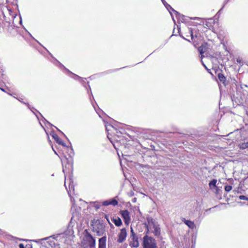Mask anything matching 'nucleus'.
<instances>
[{
	"instance_id": "33",
	"label": "nucleus",
	"mask_w": 248,
	"mask_h": 248,
	"mask_svg": "<svg viewBox=\"0 0 248 248\" xmlns=\"http://www.w3.org/2000/svg\"><path fill=\"white\" fill-rule=\"evenodd\" d=\"M47 238H44V239H42V240H47Z\"/></svg>"
},
{
	"instance_id": "3",
	"label": "nucleus",
	"mask_w": 248,
	"mask_h": 248,
	"mask_svg": "<svg viewBox=\"0 0 248 248\" xmlns=\"http://www.w3.org/2000/svg\"><path fill=\"white\" fill-rule=\"evenodd\" d=\"M93 231L96 232L97 236H102L106 231L104 224L99 221H98V222L96 221L94 224L93 225Z\"/></svg>"
},
{
	"instance_id": "11",
	"label": "nucleus",
	"mask_w": 248,
	"mask_h": 248,
	"mask_svg": "<svg viewBox=\"0 0 248 248\" xmlns=\"http://www.w3.org/2000/svg\"><path fill=\"white\" fill-rule=\"evenodd\" d=\"M165 7L168 9H171L176 15V16L178 18H180L181 17H184V16L181 15L179 13H178L177 11H175L174 9H173L169 4H168L167 2L165 3Z\"/></svg>"
},
{
	"instance_id": "35",
	"label": "nucleus",
	"mask_w": 248,
	"mask_h": 248,
	"mask_svg": "<svg viewBox=\"0 0 248 248\" xmlns=\"http://www.w3.org/2000/svg\"><path fill=\"white\" fill-rule=\"evenodd\" d=\"M106 219H107L108 221H109L108 219V218H107V217H106Z\"/></svg>"
},
{
	"instance_id": "36",
	"label": "nucleus",
	"mask_w": 248,
	"mask_h": 248,
	"mask_svg": "<svg viewBox=\"0 0 248 248\" xmlns=\"http://www.w3.org/2000/svg\"><path fill=\"white\" fill-rule=\"evenodd\" d=\"M106 219H107L108 221H109L108 219V218H107V217H106Z\"/></svg>"
},
{
	"instance_id": "25",
	"label": "nucleus",
	"mask_w": 248,
	"mask_h": 248,
	"mask_svg": "<svg viewBox=\"0 0 248 248\" xmlns=\"http://www.w3.org/2000/svg\"><path fill=\"white\" fill-rule=\"evenodd\" d=\"M19 248H25L24 245L23 244H20L19 245Z\"/></svg>"
},
{
	"instance_id": "15",
	"label": "nucleus",
	"mask_w": 248,
	"mask_h": 248,
	"mask_svg": "<svg viewBox=\"0 0 248 248\" xmlns=\"http://www.w3.org/2000/svg\"><path fill=\"white\" fill-rule=\"evenodd\" d=\"M239 148L242 150L248 149V142L240 143L239 144Z\"/></svg>"
},
{
	"instance_id": "6",
	"label": "nucleus",
	"mask_w": 248,
	"mask_h": 248,
	"mask_svg": "<svg viewBox=\"0 0 248 248\" xmlns=\"http://www.w3.org/2000/svg\"><path fill=\"white\" fill-rule=\"evenodd\" d=\"M131 240L130 241L129 245L131 247L138 248L139 246L138 238L137 236L131 237Z\"/></svg>"
},
{
	"instance_id": "23",
	"label": "nucleus",
	"mask_w": 248,
	"mask_h": 248,
	"mask_svg": "<svg viewBox=\"0 0 248 248\" xmlns=\"http://www.w3.org/2000/svg\"><path fill=\"white\" fill-rule=\"evenodd\" d=\"M74 187L73 184L70 183L69 185V191H71L72 189L74 190Z\"/></svg>"
},
{
	"instance_id": "1",
	"label": "nucleus",
	"mask_w": 248,
	"mask_h": 248,
	"mask_svg": "<svg viewBox=\"0 0 248 248\" xmlns=\"http://www.w3.org/2000/svg\"><path fill=\"white\" fill-rule=\"evenodd\" d=\"M83 238L81 242V245L84 248H95V239L89 232L88 230L86 229L83 232Z\"/></svg>"
},
{
	"instance_id": "12",
	"label": "nucleus",
	"mask_w": 248,
	"mask_h": 248,
	"mask_svg": "<svg viewBox=\"0 0 248 248\" xmlns=\"http://www.w3.org/2000/svg\"><path fill=\"white\" fill-rule=\"evenodd\" d=\"M113 222L116 226H120L122 224L121 219L119 217H116L112 219Z\"/></svg>"
},
{
	"instance_id": "17",
	"label": "nucleus",
	"mask_w": 248,
	"mask_h": 248,
	"mask_svg": "<svg viewBox=\"0 0 248 248\" xmlns=\"http://www.w3.org/2000/svg\"><path fill=\"white\" fill-rule=\"evenodd\" d=\"M198 49H199V51H200V54L201 55V58L202 59L203 57L202 54H203L205 52L204 47L202 46H201L199 47Z\"/></svg>"
},
{
	"instance_id": "30",
	"label": "nucleus",
	"mask_w": 248,
	"mask_h": 248,
	"mask_svg": "<svg viewBox=\"0 0 248 248\" xmlns=\"http://www.w3.org/2000/svg\"><path fill=\"white\" fill-rule=\"evenodd\" d=\"M161 1L164 4V5H165V3H166V2L165 1V0H161Z\"/></svg>"
},
{
	"instance_id": "5",
	"label": "nucleus",
	"mask_w": 248,
	"mask_h": 248,
	"mask_svg": "<svg viewBox=\"0 0 248 248\" xmlns=\"http://www.w3.org/2000/svg\"><path fill=\"white\" fill-rule=\"evenodd\" d=\"M127 236L126 230L125 228L121 230L120 232L118 234L117 242L119 243H122L126 239Z\"/></svg>"
},
{
	"instance_id": "13",
	"label": "nucleus",
	"mask_w": 248,
	"mask_h": 248,
	"mask_svg": "<svg viewBox=\"0 0 248 248\" xmlns=\"http://www.w3.org/2000/svg\"><path fill=\"white\" fill-rule=\"evenodd\" d=\"M217 77L218 79L220 82H222L223 83H224L226 81V78L224 76V75L222 73L218 74Z\"/></svg>"
},
{
	"instance_id": "10",
	"label": "nucleus",
	"mask_w": 248,
	"mask_h": 248,
	"mask_svg": "<svg viewBox=\"0 0 248 248\" xmlns=\"http://www.w3.org/2000/svg\"><path fill=\"white\" fill-rule=\"evenodd\" d=\"M182 221L191 229H193L196 227L194 223L190 220H186L185 218H183Z\"/></svg>"
},
{
	"instance_id": "20",
	"label": "nucleus",
	"mask_w": 248,
	"mask_h": 248,
	"mask_svg": "<svg viewBox=\"0 0 248 248\" xmlns=\"http://www.w3.org/2000/svg\"><path fill=\"white\" fill-rule=\"evenodd\" d=\"M239 199L241 200H248V198L244 195L240 196Z\"/></svg>"
},
{
	"instance_id": "27",
	"label": "nucleus",
	"mask_w": 248,
	"mask_h": 248,
	"mask_svg": "<svg viewBox=\"0 0 248 248\" xmlns=\"http://www.w3.org/2000/svg\"><path fill=\"white\" fill-rule=\"evenodd\" d=\"M94 207L96 210L100 208L99 205H98V204H95Z\"/></svg>"
},
{
	"instance_id": "29",
	"label": "nucleus",
	"mask_w": 248,
	"mask_h": 248,
	"mask_svg": "<svg viewBox=\"0 0 248 248\" xmlns=\"http://www.w3.org/2000/svg\"><path fill=\"white\" fill-rule=\"evenodd\" d=\"M64 186H65V187H66V189H67V191L68 192V194H69V190L67 189V186H66V182H65L64 183Z\"/></svg>"
},
{
	"instance_id": "37",
	"label": "nucleus",
	"mask_w": 248,
	"mask_h": 248,
	"mask_svg": "<svg viewBox=\"0 0 248 248\" xmlns=\"http://www.w3.org/2000/svg\"><path fill=\"white\" fill-rule=\"evenodd\" d=\"M106 219H107L108 221H109L108 219V218H107V217H106Z\"/></svg>"
},
{
	"instance_id": "39",
	"label": "nucleus",
	"mask_w": 248,
	"mask_h": 248,
	"mask_svg": "<svg viewBox=\"0 0 248 248\" xmlns=\"http://www.w3.org/2000/svg\"><path fill=\"white\" fill-rule=\"evenodd\" d=\"M54 152H55V153L56 154H57V153H56V152L55 151H54Z\"/></svg>"
},
{
	"instance_id": "7",
	"label": "nucleus",
	"mask_w": 248,
	"mask_h": 248,
	"mask_svg": "<svg viewBox=\"0 0 248 248\" xmlns=\"http://www.w3.org/2000/svg\"><path fill=\"white\" fill-rule=\"evenodd\" d=\"M98 248H106L107 237L104 236L99 239Z\"/></svg>"
},
{
	"instance_id": "38",
	"label": "nucleus",
	"mask_w": 248,
	"mask_h": 248,
	"mask_svg": "<svg viewBox=\"0 0 248 248\" xmlns=\"http://www.w3.org/2000/svg\"><path fill=\"white\" fill-rule=\"evenodd\" d=\"M59 131L60 132H61V133H62V134H63V133L62 132V131H61L60 130H59Z\"/></svg>"
},
{
	"instance_id": "8",
	"label": "nucleus",
	"mask_w": 248,
	"mask_h": 248,
	"mask_svg": "<svg viewBox=\"0 0 248 248\" xmlns=\"http://www.w3.org/2000/svg\"><path fill=\"white\" fill-rule=\"evenodd\" d=\"M153 228L154 229L153 232L155 236H159L160 235V228L158 225L153 223Z\"/></svg>"
},
{
	"instance_id": "42",
	"label": "nucleus",
	"mask_w": 248,
	"mask_h": 248,
	"mask_svg": "<svg viewBox=\"0 0 248 248\" xmlns=\"http://www.w3.org/2000/svg\"><path fill=\"white\" fill-rule=\"evenodd\" d=\"M76 77L79 78V76H78V75H76Z\"/></svg>"
},
{
	"instance_id": "16",
	"label": "nucleus",
	"mask_w": 248,
	"mask_h": 248,
	"mask_svg": "<svg viewBox=\"0 0 248 248\" xmlns=\"http://www.w3.org/2000/svg\"><path fill=\"white\" fill-rule=\"evenodd\" d=\"M217 182V180L216 179H213L212 180L209 184V186L210 187V188H212V187H217L216 186V183Z\"/></svg>"
},
{
	"instance_id": "40",
	"label": "nucleus",
	"mask_w": 248,
	"mask_h": 248,
	"mask_svg": "<svg viewBox=\"0 0 248 248\" xmlns=\"http://www.w3.org/2000/svg\"><path fill=\"white\" fill-rule=\"evenodd\" d=\"M76 77L79 78V76H78V75H76Z\"/></svg>"
},
{
	"instance_id": "24",
	"label": "nucleus",
	"mask_w": 248,
	"mask_h": 248,
	"mask_svg": "<svg viewBox=\"0 0 248 248\" xmlns=\"http://www.w3.org/2000/svg\"><path fill=\"white\" fill-rule=\"evenodd\" d=\"M228 0H226V1H224V3L223 7L219 10V11L218 12L217 14H220V12L223 9V8L225 6V4L228 2Z\"/></svg>"
},
{
	"instance_id": "28",
	"label": "nucleus",
	"mask_w": 248,
	"mask_h": 248,
	"mask_svg": "<svg viewBox=\"0 0 248 248\" xmlns=\"http://www.w3.org/2000/svg\"><path fill=\"white\" fill-rule=\"evenodd\" d=\"M191 19H193V20H196V19H199V17H193V18H190Z\"/></svg>"
},
{
	"instance_id": "2",
	"label": "nucleus",
	"mask_w": 248,
	"mask_h": 248,
	"mask_svg": "<svg viewBox=\"0 0 248 248\" xmlns=\"http://www.w3.org/2000/svg\"><path fill=\"white\" fill-rule=\"evenodd\" d=\"M143 248H157L156 240L152 237L147 235L143 238Z\"/></svg>"
},
{
	"instance_id": "19",
	"label": "nucleus",
	"mask_w": 248,
	"mask_h": 248,
	"mask_svg": "<svg viewBox=\"0 0 248 248\" xmlns=\"http://www.w3.org/2000/svg\"><path fill=\"white\" fill-rule=\"evenodd\" d=\"M118 203V201L115 199H113L111 202H110V204L112 205L113 206L117 205Z\"/></svg>"
},
{
	"instance_id": "21",
	"label": "nucleus",
	"mask_w": 248,
	"mask_h": 248,
	"mask_svg": "<svg viewBox=\"0 0 248 248\" xmlns=\"http://www.w3.org/2000/svg\"><path fill=\"white\" fill-rule=\"evenodd\" d=\"M131 235H130V237H133V236H137L135 233L134 232V231L132 229V228H131Z\"/></svg>"
},
{
	"instance_id": "22",
	"label": "nucleus",
	"mask_w": 248,
	"mask_h": 248,
	"mask_svg": "<svg viewBox=\"0 0 248 248\" xmlns=\"http://www.w3.org/2000/svg\"><path fill=\"white\" fill-rule=\"evenodd\" d=\"M103 205L104 206H107V205H110V202H108L107 201H104L103 202Z\"/></svg>"
},
{
	"instance_id": "34",
	"label": "nucleus",
	"mask_w": 248,
	"mask_h": 248,
	"mask_svg": "<svg viewBox=\"0 0 248 248\" xmlns=\"http://www.w3.org/2000/svg\"><path fill=\"white\" fill-rule=\"evenodd\" d=\"M182 37H183V38H184V39H186V40H187V39H186L185 38H184V37H183V36H182ZM188 41L190 42V41H189V40H188Z\"/></svg>"
},
{
	"instance_id": "31",
	"label": "nucleus",
	"mask_w": 248,
	"mask_h": 248,
	"mask_svg": "<svg viewBox=\"0 0 248 248\" xmlns=\"http://www.w3.org/2000/svg\"><path fill=\"white\" fill-rule=\"evenodd\" d=\"M31 246L30 245H26V247L28 248H30V247Z\"/></svg>"
},
{
	"instance_id": "14",
	"label": "nucleus",
	"mask_w": 248,
	"mask_h": 248,
	"mask_svg": "<svg viewBox=\"0 0 248 248\" xmlns=\"http://www.w3.org/2000/svg\"><path fill=\"white\" fill-rule=\"evenodd\" d=\"M188 33L190 34L191 37V39L193 40L194 38L197 37V35L195 34L194 35L193 34V31L192 28H189L188 29Z\"/></svg>"
},
{
	"instance_id": "41",
	"label": "nucleus",
	"mask_w": 248,
	"mask_h": 248,
	"mask_svg": "<svg viewBox=\"0 0 248 248\" xmlns=\"http://www.w3.org/2000/svg\"><path fill=\"white\" fill-rule=\"evenodd\" d=\"M76 77L79 78V76H78V75H76Z\"/></svg>"
},
{
	"instance_id": "4",
	"label": "nucleus",
	"mask_w": 248,
	"mask_h": 248,
	"mask_svg": "<svg viewBox=\"0 0 248 248\" xmlns=\"http://www.w3.org/2000/svg\"><path fill=\"white\" fill-rule=\"evenodd\" d=\"M120 214L124 220V223L128 225L131 220L129 211L127 210H122L120 211Z\"/></svg>"
},
{
	"instance_id": "26",
	"label": "nucleus",
	"mask_w": 248,
	"mask_h": 248,
	"mask_svg": "<svg viewBox=\"0 0 248 248\" xmlns=\"http://www.w3.org/2000/svg\"><path fill=\"white\" fill-rule=\"evenodd\" d=\"M201 62H202V64L203 66L205 67V68L206 69H207V70H208V69H207V68L206 66V65L204 64V63H203V61H202V60H201Z\"/></svg>"
},
{
	"instance_id": "9",
	"label": "nucleus",
	"mask_w": 248,
	"mask_h": 248,
	"mask_svg": "<svg viewBox=\"0 0 248 248\" xmlns=\"http://www.w3.org/2000/svg\"><path fill=\"white\" fill-rule=\"evenodd\" d=\"M52 137L53 138V139L55 140L56 141V142L57 143H58L59 144L61 145L64 147L66 146L65 144L64 143V142L62 141V140L61 139H60L57 134H53L52 135Z\"/></svg>"
},
{
	"instance_id": "18",
	"label": "nucleus",
	"mask_w": 248,
	"mask_h": 248,
	"mask_svg": "<svg viewBox=\"0 0 248 248\" xmlns=\"http://www.w3.org/2000/svg\"><path fill=\"white\" fill-rule=\"evenodd\" d=\"M232 189V186L230 185H227L225 186V190L227 192L230 191Z\"/></svg>"
},
{
	"instance_id": "32",
	"label": "nucleus",
	"mask_w": 248,
	"mask_h": 248,
	"mask_svg": "<svg viewBox=\"0 0 248 248\" xmlns=\"http://www.w3.org/2000/svg\"><path fill=\"white\" fill-rule=\"evenodd\" d=\"M0 90H1V91H2L3 92H5V90H4L3 88H0Z\"/></svg>"
}]
</instances>
